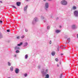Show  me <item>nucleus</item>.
I'll return each mask as SVG.
<instances>
[{
    "label": "nucleus",
    "instance_id": "15",
    "mask_svg": "<svg viewBox=\"0 0 78 78\" xmlns=\"http://www.w3.org/2000/svg\"><path fill=\"white\" fill-rule=\"evenodd\" d=\"M8 66H11V63L9 62H8Z\"/></svg>",
    "mask_w": 78,
    "mask_h": 78
},
{
    "label": "nucleus",
    "instance_id": "30",
    "mask_svg": "<svg viewBox=\"0 0 78 78\" xmlns=\"http://www.w3.org/2000/svg\"><path fill=\"white\" fill-rule=\"evenodd\" d=\"M55 61H58V58H55Z\"/></svg>",
    "mask_w": 78,
    "mask_h": 78
},
{
    "label": "nucleus",
    "instance_id": "45",
    "mask_svg": "<svg viewBox=\"0 0 78 78\" xmlns=\"http://www.w3.org/2000/svg\"><path fill=\"white\" fill-rule=\"evenodd\" d=\"M61 55H63V54H61Z\"/></svg>",
    "mask_w": 78,
    "mask_h": 78
},
{
    "label": "nucleus",
    "instance_id": "34",
    "mask_svg": "<svg viewBox=\"0 0 78 78\" xmlns=\"http://www.w3.org/2000/svg\"><path fill=\"white\" fill-rule=\"evenodd\" d=\"M25 31L26 32H28V30H27V29H25Z\"/></svg>",
    "mask_w": 78,
    "mask_h": 78
},
{
    "label": "nucleus",
    "instance_id": "46",
    "mask_svg": "<svg viewBox=\"0 0 78 78\" xmlns=\"http://www.w3.org/2000/svg\"><path fill=\"white\" fill-rule=\"evenodd\" d=\"M15 57H16V55H15Z\"/></svg>",
    "mask_w": 78,
    "mask_h": 78
},
{
    "label": "nucleus",
    "instance_id": "31",
    "mask_svg": "<svg viewBox=\"0 0 78 78\" xmlns=\"http://www.w3.org/2000/svg\"><path fill=\"white\" fill-rule=\"evenodd\" d=\"M17 39H20V36H19L17 37Z\"/></svg>",
    "mask_w": 78,
    "mask_h": 78
},
{
    "label": "nucleus",
    "instance_id": "42",
    "mask_svg": "<svg viewBox=\"0 0 78 78\" xmlns=\"http://www.w3.org/2000/svg\"><path fill=\"white\" fill-rule=\"evenodd\" d=\"M58 17H57V18H56V20H58Z\"/></svg>",
    "mask_w": 78,
    "mask_h": 78
},
{
    "label": "nucleus",
    "instance_id": "11",
    "mask_svg": "<svg viewBox=\"0 0 78 78\" xmlns=\"http://www.w3.org/2000/svg\"><path fill=\"white\" fill-rule=\"evenodd\" d=\"M72 28L73 29H75L76 28L75 25H73L72 26Z\"/></svg>",
    "mask_w": 78,
    "mask_h": 78
},
{
    "label": "nucleus",
    "instance_id": "3",
    "mask_svg": "<svg viewBox=\"0 0 78 78\" xmlns=\"http://www.w3.org/2000/svg\"><path fill=\"white\" fill-rule=\"evenodd\" d=\"M74 16L76 17H78V11H75L73 13Z\"/></svg>",
    "mask_w": 78,
    "mask_h": 78
},
{
    "label": "nucleus",
    "instance_id": "26",
    "mask_svg": "<svg viewBox=\"0 0 78 78\" xmlns=\"http://www.w3.org/2000/svg\"><path fill=\"white\" fill-rule=\"evenodd\" d=\"M25 37V36L23 35L21 37V39H23V38H24Z\"/></svg>",
    "mask_w": 78,
    "mask_h": 78
},
{
    "label": "nucleus",
    "instance_id": "40",
    "mask_svg": "<svg viewBox=\"0 0 78 78\" xmlns=\"http://www.w3.org/2000/svg\"><path fill=\"white\" fill-rule=\"evenodd\" d=\"M0 3H2V1H0Z\"/></svg>",
    "mask_w": 78,
    "mask_h": 78
},
{
    "label": "nucleus",
    "instance_id": "12",
    "mask_svg": "<svg viewBox=\"0 0 78 78\" xmlns=\"http://www.w3.org/2000/svg\"><path fill=\"white\" fill-rule=\"evenodd\" d=\"M55 52L52 51L51 52V55L52 56H55Z\"/></svg>",
    "mask_w": 78,
    "mask_h": 78
},
{
    "label": "nucleus",
    "instance_id": "17",
    "mask_svg": "<svg viewBox=\"0 0 78 78\" xmlns=\"http://www.w3.org/2000/svg\"><path fill=\"white\" fill-rule=\"evenodd\" d=\"M23 44V43H22V42H21L20 44H17V46H21V45H22V44Z\"/></svg>",
    "mask_w": 78,
    "mask_h": 78
},
{
    "label": "nucleus",
    "instance_id": "48",
    "mask_svg": "<svg viewBox=\"0 0 78 78\" xmlns=\"http://www.w3.org/2000/svg\"><path fill=\"white\" fill-rule=\"evenodd\" d=\"M8 78H11L10 77H8Z\"/></svg>",
    "mask_w": 78,
    "mask_h": 78
},
{
    "label": "nucleus",
    "instance_id": "18",
    "mask_svg": "<svg viewBox=\"0 0 78 78\" xmlns=\"http://www.w3.org/2000/svg\"><path fill=\"white\" fill-rule=\"evenodd\" d=\"M13 67H11L10 68V71H11V72H12V71H13Z\"/></svg>",
    "mask_w": 78,
    "mask_h": 78
},
{
    "label": "nucleus",
    "instance_id": "37",
    "mask_svg": "<svg viewBox=\"0 0 78 78\" xmlns=\"http://www.w3.org/2000/svg\"><path fill=\"white\" fill-rule=\"evenodd\" d=\"M59 28H62V26H60Z\"/></svg>",
    "mask_w": 78,
    "mask_h": 78
},
{
    "label": "nucleus",
    "instance_id": "25",
    "mask_svg": "<svg viewBox=\"0 0 78 78\" xmlns=\"http://www.w3.org/2000/svg\"><path fill=\"white\" fill-rule=\"evenodd\" d=\"M12 7V8H15V9H16V6H14V5H12L11 6Z\"/></svg>",
    "mask_w": 78,
    "mask_h": 78
},
{
    "label": "nucleus",
    "instance_id": "2",
    "mask_svg": "<svg viewBox=\"0 0 78 78\" xmlns=\"http://www.w3.org/2000/svg\"><path fill=\"white\" fill-rule=\"evenodd\" d=\"M61 3L63 5H66L67 3V1L65 0H63L61 2Z\"/></svg>",
    "mask_w": 78,
    "mask_h": 78
},
{
    "label": "nucleus",
    "instance_id": "36",
    "mask_svg": "<svg viewBox=\"0 0 78 78\" xmlns=\"http://www.w3.org/2000/svg\"><path fill=\"white\" fill-rule=\"evenodd\" d=\"M50 44H51V40L49 42Z\"/></svg>",
    "mask_w": 78,
    "mask_h": 78
},
{
    "label": "nucleus",
    "instance_id": "21",
    "mask_svg": "<svg viewBox=\"0 0 78 78\" xmlns=\"http://www.w3.org/2000/svg\"><path fill=\"white\" fill-rule=\"evenodd\" d=\"M28 55L27 54H26L25 55V59H27L28 58Z\"/></svg>",
    "mask_w": 78,
    "mask_h": 78
},
{
    "label": "nucleus",
    "instance_id": "27",
    "mask_svg": "<svg viewBox=\"0 0 78 78\" xmlns=\"http://www.w3.org/2000/svg\"><path fill=\"white\" fill-rule=\"evenodd\" d=\"M50 26H48L47 27V28L48 30H49V29H50Z\"/></svg>",
    "mask_w": 78,
    "mask_h": 78
},
{
    "label": "nucleus",
    "instance_id": "13",
    "mask_svg": "<svg viewBox=\"0 0 78 78\" xmlns=\"http://www.w3.org/2000/svg\"><path fill=\"white\" fill-rule=\"evenodd\" d=\"M15 49V50H19L20 49V48L18 46H16Z\"/></svg>",
    "mask_w": 78,
    "mask_h": 78
},
{
    "label": "nucleus",
    "instance_id": "32",
    "mask_svg": "<svg viewBox=\"0 0 78 78\" xmlns=\"http://www.w3.org/2000/svg\"><path fill=\"white\" fill-rule=\"evenodd\" d=\"M41 18L42 19H44V16H41Z\"/></svg>",
    "mask_w": 78,
    "mask_h": 78
},
{
    "label": "nucleus",
    "instance_id": "22",
    "mask_svg": "<svg viewBox=\"0 0 78 78\" xmlns=\"http://www.w3.org/2000/svg\"><path fill=\"white\" fill-rule=\"evenodd\" d=\"M62 76H63V75L62 74H61L59 76V78H62Z\"/></svg>",
    "mask_w": 78,
    "mask_h": 78
},
{
    "label": "nucleus",
    "instance_id": "14",
    "mask_svg": "<svg viewBox=\"0 0 78 78\" xmlns=\"http://www.w3.org/2000/svg\"><path fill=\"white\" fill-rule=\"evenodd\" d=\"M60 31L59 30H55V33H59Z\"/></svg>",
    "mask_w": 78,
    "mask_h": 78
},
{
    "label": "nucleus",
    "instance_id": "33",
    "mask_svg": "<svg viewBox=\"0 0 78 78\" xmlns=\"http://www.w3.org/2000/svg\"><path fill=\"white\" fill-rule=\"evenodd\" d=\"M41 66L40 65H39L38 66V69H40V68H41Z\"/></svg>",
    "mask_w": 78,
    "mask_h": 78
},
{
    "label": "nucleus",
    "instance_id": "39",
    "mask_svg": "<svg viewBox=\"0 0 78 78\" xmlns=\"http://www.w3.org/2000/svg\"><path fill=\"white\" fill-rule=\"evenodd\" d=\"M29 0H25V1H26V2H28V1H29Z\"/></svg>",
    "mask_w": 78,
    "mask_h": 78
},
{
    "label": "nucleus",
    "instance_id": "41",
    "mask_svg": "<svg viewBox=\"0 0 78 78\" xmlns=\"http://www.w3.org/2000/svg\"><path fill=\"white\" fill-rule=\"evenodd\" d=\"M57 67H59V65H58V64H57Z\"/></svg>",
    "mask_w": 78,
    "mask_h": 78
},
{
    "label": "nucleus",
    "instance_id": "5",
    "mask_svg": "<svg viewBox=\"0 0 78 78\" xmlns=\"http://www.w3.org/2000/svg\"><path fill=\"white\" fill-rule=\"evenodd\" d=\"M15 72L16 73H19V69L18 68H16L15 70Z\"/></svg>",
    "mask_w": 78,
    "mask_h": 78
},
{
    "label": "nucleus",
    "instance_id": "7",
    "mask_svg": "<svg viewBox=\"0 0 78 78\" xmlns=\"http://www.w3.org/2000/svg\"><path fill=\"white\" fill-rule=\"evenodd\" d=\"M28 45V42H24L23 44V46L24 47H26Z\"/></svg>",
    "mask_w": 78,
    "mask_h": 78
},
{
    "label": "nucleus",
    "instance_id": "10",
    "mask_svg": "<svg viewBox=\"0 0 78 78\" xmlns=\"http://www.w3.org/2000/svg\"><path fill=\"white\" fill-rule=\"evenodd\" d=\"M27 8H28V6L27 5L24 7V11H26V10L27 9Z\"/></svg>",
    "mask_w": 78,
    "mask_h": 78
},
{
    "label": "nucleus",
    "instance_id": "38",
    "mask_svg": "<svg viewBox=\"0 0 78 78\" xmlns=\"http://www.w3.org/2000/svg\"><path fill=\"white\" fill-rule=\"evenodd\" d=\"M0 23H2V21L0 20Z\"/></svg>",
    "mask_w": 78,
    "mask_h": 78
},
{
    "label": "nucleus",
    "instance_id": "6",
    "mask_svg": "<svg viewBox=\"0 0 78 78\" xmlns=\"http://www.w3.org/2000/svg\"><path fill=\"white\" fill-rule=\"evenodd\" d=\"M67 42H66V44H69V42H70V38H69L67 39Z\"/></svg>",
    "mask_w": 78,
    "mask_h": 78
},
{
    "label": "nucleus",
    "instance_id": "9",
    "mask_svg": "<svg viewBox=\"0 0 78 78\" xmlns=\"http://www.w3.org/2000/svg\"><path fill=\"white\" fill-rule=\"evenodd\" d=\"M21 3L20 2H16V5L17 6H20V5Z\"/></svg>",
    "mask_w": 78,
    "mask_h": 78
},
{
    "label": "nucleus",
    "instance_id": "43",
    "mask_svg": "<svg viewBox=\"0 0 78 78\" xmlns=\"http://www.w3.org/2000/svg\"><path fill=\"white\" fill-rule=\"evenodd\" d=\"M43 1H44V2H46V0H43Z\"/></svg>",
    "mask_w": 78,
    "mask_h": 78
},
{
    "label": "nucleus",
    "instance_id": "28",
    "mask_svg": "<svg viewBox=\"0 0 78 78\" xmlns=\"http://www.w3.org/2000/svg\"><path fill=\"white\" fill-rule=\"evenodd\" d=\"M24 76H25V77H27V74H24Z\"/></svg>",
    "mask_w": 78,
    "mask_h": 78
},
{
    "label": "nucleus",
    "instance_id": "24",
    "mask_svg": "<svg viewBox=\"0 0 78 78\" xmlns=\"http://www.w3.org/2000/svg\"><path fill=\"white\" fill-rule=\"evenodd\" d=\"M3 37V35L2 34H0V38H2Z\"/></svg>",
    "mask_w": 78,
    "mask_h": 78
},
{
    "label": "nucleus",
    "instance_id": "19",
    "mask_svg": "<svg viewBox=\"0 0 78 78\" xmlns=\"http://www.w3.org/2000/svg\"><path fill=\"white\" fill-rule=\"evenodd\" d=\"M36 23V22L35 21H34V20H33L32 22V23L33 25H34V24H35Z\"/></svg>",
    "mask_w": 78,
    "mask_h": 78
},
{
    "label": "nucleus",
    "instance_id": "47",
    "mask_svg": "<svg viewBox=\"0 0 78 78\" xmlns=\"http://www.w3.org/2000/svg\"><path fill=\"white\" fill-rule=\"evenodd\" d=\"M49 1H51V0H48Z\"/></svg>",
    "mask_w": 78,
    "mask_h": 78
},
{
    "label": "nucleus",
    "instance_id": "8",
    "mask_svg": "<svg viewBox=\"0 0 78 78\" xmlns=\"http://www.w3.org/2000/svg\"><path fill=\"white\" fill-rule=\"evenodd\" d=\"M34 21L36 22H37V21H38V19H37V18L35 17V18H34Z\"/></svg>",
    "mask_w": 78,
    "mask_h": 78
},
{
    "label": "nucleus",
    "instance_id": "44",
    "mask_svg": "<svg viewBox=\"0 0 78 78\" xmlns=\"http://www.w3.org/2000/svg\"><path fill=\"white\" fill-rule=\"evenodd\" d=\"M77 37H78V34H77Z\"/></svg>",
    "mask_w": 78,
    "mask_h": 78
},
{
    "label": "nucleus",
    "instance_id": "29",
    "mask_svg": "<svg viewBox=\"0 0 78 78\" xmlns=\"http://www.w3.org/2000/svg\"><path fill=\"white\" fill-rule=\"evenodd\" d=\"M50 18H53V15L51 14L50 15Z\"/></svg>",
    "mask_w": 78,
    "mask_h": 78
},
{
    "label": "nucleus",
    "instance_id": "23",
    "mask_svg": "<svg viewBox=\"0 0 78 78\" xmlns=\"http://www.w3.org/2000/svg\"><path fill=\"white\" fill-rule=\"evenodd\" d=\"M16 53H18L20 52V51H19V50H16Z\"/></svg>",
    "mask_w": 78,
    "mask_h": 78
},
{
    "label": "nucleus",
    "instance_id": "20",
    "mask_svg": "<svg viewBox=\"0 0 78 78\" xmlns=\"http://www.w3.org/2000/svg\"><path fill=\"white\" fill-rule=\"evenodd\" d=\"M61 48V47H60L59 46H58L57 48V51H59V48Z\"/></svg>",
    "mask_w": 78,
    "mask_h": 78
},
{
    "label": "nucleus",
    "instance_id": "35",
    "mask_svg": "<svg viewBox=\"0 0 78 78\" xmlns=\"http://www.w3.org/2000/svg\"><path fill=\"white\" fill-rule=\"evenodd\" d=\"M7 31L8 32H10V30H7Z\"/></svg>",
    "mask_w": 78,
    "mask_h": 78
},
{
    "label": "nucleus",
    "instance_id": "16",
    "mask_svg": "<svg viewBox=\"0 0 78 78\" xmlns=\"http://www.w3.org/2000/svg\"><path fill=\"white\" fill-rule=\"evenodd\" d=\"M76 9V6H73V10H75Z\"/></svg>",
    "mask_w": 78,
    "mask_h": 78
},
{
    "label": "nucleus",
    "instance_id": "1",
    "mask_svg": "<svg viewBox=\"0 0 78 78\" xmlns=\"http://www.w3.org/2000/svg\"><path fill=\"white\" fill-rule=\"evenodd\" d=\"M48 69L43 68L41 70V73L43 76H45V78H49V74H47Z\"/></svg>",
    "mask_w": 78,
    "mask_h": 78
},
{
    "label": "nucleus",
    "instance_id": "4",
    "mask_svg": "<svg viewBox=\"0 0 78 78\" xmlns=\"http://www.w3.org/2000/svg\"><path fill=\"white\" fill-rule=\"evenodd\" d=\"M45 9L46 10H47L48 7H49V4L48 2H46L45 3Z\"/></svg>",
    "mask_w": 78,
    "mask_h": 78
}]
</instances>
